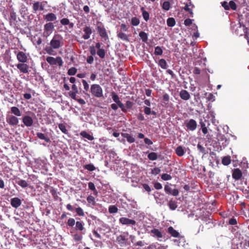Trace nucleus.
<instances>
[{
    "mask_svg": "<svg viewBox=\"0 0 249 249\" xmlns=\"http://www.w3.org/2000/svg\"><path fill=\"white\" fill-rule=\"evenodd\" d=\"M179 96L181 99L184 100H188L190 98V95L189 93L184 89H182L180 91Z\"/></svg>",
    "mask_w": 249,
    "mask_h": 249,
    "instance_id": "aec40b11",
    "label": "nucleus"
},
{
    "mask_svg": "<svg viewBox=\"0 0 249 249\" xmlns=\"http://www.w3.org/2000/svg\"><path fill=\"white\" fill-rule=\"evenodd\" d=\"M57 18L56 16L53 13H49L44 16V19L49 22H52Z\"/></svg>",
    "mask_w": 249,
    "mask_h": 249,
    "instance_id": "dca6fc26",
    "label": "nucleus"
},
{
    "mask_svg": "<svg viewBox=\"0 0 249 249\" xmlns=\"http://www.w3.org/2000/svg\"><path fill=\"white\" fill-rule=\"evenodd\" d=\"M50 46L54 49H58L64 45V39L60 34L53 36L50 42Z\"/></svg>",
    "mask_w": 249,
    "mask_h": 249,
    "instance_id": "f257e3e1",
    "label": "nucleus"
},
{
    "mask_svg": "<svg viewBox=\"0 0 249 249\" xmlns=\"http://www.w3.org/2000/svg\"><path fill=\"white\" fill-rule=\"evenodd\" d=\"M118 208L115 205H111L109 207L108 212L110 213H116L118 212Z\"/></svg>",
    "mask_w": 249,
    "mask_h": 249,
    "instance_id": "a18cd8bd",
    "label": "nucleus"
},
{
    "mask_svg": "<svg viewBox=\"0 0 249 249\" xmlns=\"http://www.w3.org/2000/svg\"><path fill=\"white\" fill-rule=\"evenodd\" d=\"M231 162V158L229 156L224 157L222 160V163L224 165H228Z\"/></svg>",
    "mask_w": 249,
    "mask_h": 249,
    "instance_id": "4c0bfd02",
    "label": "nucleus"
},
{
    "mask_svg": "<svg viewBox=\"0 0 249 249\" xmlns=\"http://www.w3.org/2000/svg\"><path fill=\"white\" fill-rule=\"evenodd\" d=\"M158 65L162 69L166 70L168 68V65L164 59L161 58L159 60Z\"/></svg>",
    "mask_w": 249,
    "mask_h": 249,
    "instance_id": "a878e982",
    "label": "nucleus"
},
{
    "mask_svg": "<svg viewBox=\"0 0 249 249\" xmlns=\"http://www.w3.org/2000/svg\"><path fill=\"white\" fill-rule=\"evenodd\" d=\"M16 183L23 188H25L28 186V182L23 179H19L18 180L16 181Z\"/></svg>",
    "mask_w": 249,
    "mask_h": 249,
    "instance_id": "7c9ffc66",
    "label": "nucleus"
},
{
    "mask_svg": "<svg viewBox=\"0 0 249 249\" xmlns=\"http://www.w3.org/2000/svg\"><path fill=\"white\" fill-rule=\"evenodd\" d=\"M133 106V103L130 101H127L125 103L126 108H131Z\"/></svg>",
    "mask_w": 249,
    "mask_h": 249,
    "instance_id": "774afa93",
    "label": "nucleus"
},
{
    "mask_svg": "<svg viewBox=\"0 0 249 249\" xmlns=\"http://www.w3.org/2000/svg\"><path fill=\"white\" fill-rule=\"evenodd\" d=\"M83 32L84 34L83 35L82 37L85 40L89 39L92 32L91 27L87 26H85L83 29Z\"/></svg>",
    "mask_w": 249,
    "mask_h": 249,
    "instance_id": "4468645a",
    "label": "nucleus"
},
{
    "mask_svg": "<svg viewBox=\"0 0 249 249\" xmlns=\"http://www.w3.org/2000/svg\"><path fill=\"white\" fill-rule=\"evenodd\" d=\"M147 157L151 160H155L158 158V155L155 152H151L148 154Z\"/></svg>",
    "mask_w": 249,
    "mask_h": 249,
    "instance_id": "ea45409f",
    "label": "nucleus"
},
{
    "mask_svg": "<svg viewBox=\"0 0 249 249\" xmlns=\"http://www.w3.org/2000/svg\"><path fill=\"white\" fill-rule=\"evenodd\" d=\"M36 136L39 139L44 140L46 142H50V139L49 138L46 137L45 134L41 132H37L36 133Z\"/></svg>",
    "mask_w": 249,
    "mask_h": 249,
    "instance_id": "cd10ccee",
    "label": "nucleus"
},
{
    "mask_svg": "<svg viewBox=\"0 0 249 249\" xmlns=\"http://www.w3.org/2000/svg\"><path fill=\"white\" fill-rule=\"evenodd\" d=\"M140 22L139 19L136 17H132L131 19V24L133 26H137L139 25Z\"/></svg>",
    "mask_w": 249,
    "mask_h": 249,
    "instance_id": "58836bf2",
    "label": "nucleus"
},
{
    "mask_svg": "<svg viewBox=\"0 0 249 249\" xmlns=\"http://www.w3.org/2000/svg\"><path fill=\"white\" fill-rule=\"evenodd\" d=\"M222 6L226 10H230V6L229 5V3L227 1H224L221 3Z\"/></svg>",
    "mask_w": 249,
    "mask_h": 249,
    "instance_id": "69168bd1",
    "label": "nucleus"
},
{
    "mask_svg": "<svg viewBox=\"0 0 249 249\" xmlns=\"http://www.w3.org/2000/svg\"><path fill=\"white\" fill-rule=\"evenodd\" d=\"M97 54L101 58H104L106 55L105 50L103 49L98 50L97 51Z\"/></svg>",
    "mask_w": 249,
    "mask_h": 249,
    "instance_id": "a19ab883",
    "label": "nucleus"
},
{
    "mask_svg": "<svg viewBox=\"0 0 249 249\" xmlns=\"http://www.w3.org/2000/svg\"><path fill=\"white\" fill-rule=\"evenodd\" d=\"M183 8L185 11H188L191 17H193V10L191 8H189V6L188 4H186Z\"/></svg>",
    "mask_w": 249,
    "mask_h": 249,
    "instance_id": "052dcab7",
    "label": "nucleus"
},
{
    "mask_svg": "<svg viewBox=\"0 0 249 249\" xmlns=\"http://www.w3.org/2000/svg\"><path fill=\"white\" fill-rule=\"evenodd\" d=\"M21 204V200L18 197H14L11 199V205L15 208L19 207Z\"/></svg>",
    "mask_w": 249,
    "mask_h": 249,
    "instance_id": "a211bd4d",
    "label": "nucleus"
},
{
    "mask_svg": "<svg viewBox=\"0 0 249 249\" xmlns=\"http://www.w3.org/2000/svg\"><path fill=\"white\" fill-rule=\"evenodd\" d=\"M7 122L11 125H16L18 123V119L13 115L9 116L6 118Z\"/></svg>",
    "mask_w": 249,
    "mask_h": 249,
    "instance_id": "f8f14e48",
    "label": "nucleus"
},
{
    "mask_svg": "<svg viewBox=\"0 0 249 249\" xmlns=\"http://www.w3.org/2000/svg\"><path fill=\"white\" fill-rule=\"evenodd\" d=\"M161 178L163 180H169L172 179V177L170 175L164 173L161 175Z\"/></svg>",
    "mask_w": 249,
    "mask_h": 249,
    "instance_id": "5fc2aeb1",
    "label": "nucleus"
},
{
    "mask_svg": "<svg viewBox=\"0 0 249 249\" xmlns=\"http://www.w3.org/2000/svg\"><path fill=\"white\" fill-rule=\"evenodd\" d=\"M162 8L163 9L168 11L170 8V3L169 1H164L162 5Z\"/></svg>",
    "mask_w": 249,
    "mask_h": 249,
    "instance_id": "8fccbe9b",
    "label": "nucleus"
},
{
    "mask_svg": "<svg viewBox=\"0 0 249 249\" xmlns=\"http://www.w3.org/2000/svg\"><path fill=\"white\" fill-rule=\"evenodd\" d=\"M119 222L122 224L126 225H135L136 224V222L134 220L129 219L124 217H121L119 219Z\"/></svg>",
    "mask_w": 249,
    "mask_h": 249,
    "instance_id": "0eeeda50",
    "label": "nucleus"
},
{
    "mask_svg": "<svg viewBox=\"0 0 249 249\" xmlns=\"http://www.w3.org/2000/svg\"><path fill=\"white\" fill-rule=\"evenodd\" d=\"M84 168L89 171H93L96 169L95 167L92 164H88L84 166Z\"/></svg>",
    "mask_w": 249,
    "mask_h": 249,
    "instance_id": "de8ad7c7",
    "label": "nucleus"
},
{
    "mask_svg": "<svg viewBox=\"0 0 249 249\" xmlns=\"http://www.w3.org/2000/svg\"><path fill=\"white\" fill-rule=\"evenodd\" d=\"M97 30L100 36L105 40L108 39V36L106 29L103 26L98 25Z\"/></svg>",
    "mask_w": 249,
    "mask_h": 249,
    "instance_id": "423d86ee",
    "label": "nucleus"
},
{
    "mask_svg": "<svg viewBox=\"0 0 249 249\" xmlns=\"http://www.w3.org/2000/svg\"><path fill=\"white\" fill-rule=\"evenodd\" d=\"M117 36L118 38H120L121 40L123 41H129L128 36L124 33H123L122 32H117Z\"/></svg>",
    "mask_w": 249,
    "mask_h": 249,
    "instance_id": "5701e85b",
    "label": "nucleus"
},
{
    "mask_svg": "<svg viewBox=\"0 0 249 249\" xmlns=\"http://www.w3.org/2000/svg\"><path fill=\"white\" fill-rule=\"evenodd\" d=\"M164 191L166 194H171L174 196H177L179 194V192L178 189H175L172 190L170 186L169 185H165Z\"/></svg>",
    "mask_w": 249,
    "mask_h": 249,
    "instance_id": "9b49d317",
    "label": "nucleus"
},
{
    "mask_svg": "<svg viewBox=\"0 0 249 249\" xmlns=\"http://www.w3.org/2000/svg\"><path fill=\"white\" fill-rule=\"evenodd\" d=\"M77 69L75 67H71L69 69L68 74L69 75H74L77 72Z\"/></svg>",
    "mask_w": 249,
    "mask_h": 249,
    "instance_id": "3c124183",
    "label": "nucleus"
},
{
    "mask_svg": "<svg viewBox=\"0 0 249 249\" xmlns=\"http://www.w3.org/2000/svg\"><path fill=\"white\" fill-rule=\"evenodd\" d=\"M175 152L176 154L179 157L183 156L185 153L183 148L181 146H178L176 149Z\"/></svg>",
    "mask_w": 249,
    "mask_h": 249,
    "instance_id": "c85d7f7f",
    "label": "nucleus"
},
{
    "mask_svg": "<svg viewBox=\"0 0 249 249\" xmlns=\"http://www.w3.org/2000/svg\"><path fill=\"white\" fill-rule=\"evenodd\" d=\"M163 53L162 49L160 46L155 48L154 54L156 55H161Z\"/></svg>",
    "mask_w": 249,
    "mask_h": 249,
    "instance_id": "37998d69",
    "label": "nucleus"
},
{
    "mask_svg": "<svg viewBox=\"0 0 249 249\" xmlns=\"http://www.w3.org/2000/svg\"><path fill=\"white\" fill-rule=\"evenodd\" d=\"M53 49H54L50 46L49 47H47L46 48L45 50L46 51L47 53L49 54L53 55L54 54L53 53V52L54 51H53Z\"/></svg>",
    "mask_w": 249,
    "mask_h": 249,
    "instance_id": "e2e57ef3",
    "label": "nucleus"
},
{
    "mask_svg": "<svg viewBox=\"0 0 249 249\" xmlns=\"http://www.w3.org/2000/svg\"><path fill=\"white\" fill-rule=\"evenodd\" d=\"M87 200L89 204H90L92 206H95L96 202L94 196L89 195L87 197Z\"/></svg>",
    "mask_w": 249,
    "mask_h": 249,
    "instance_id": "c9c22d12",
    "label": "nucleus"
},
{
    "mask_svg": "<svg viewBox=\"0 0 249 249\" xmlns=\"http://www.w3.org/2000/svg\"><path fill=\"white\" fill-rule=\"evenodd\" d=\"M82 82L84 86V90L86 91H88L89 89V85L88 82L85 80H82Z\"/></svg>",
    "mask_w": 249,
    "mask_h": 249,
    "instance_id": "bf43d9fd",
    "label": "nucleus"
},
{
    "mask_svg": "<svg viewBox=\"0 0 249 249\" xmlns=\"http://www.w3.org/2000/svg\"><path fill=\"white\" fill-rule=\"evenodd\" d=\"M89 52H90V54L92 56L95 55L96 54V53H97V52L96 51V49H95L94 46H90Z\"/></svg>",
    "mask_w": 249,
    "mask_h": 249,
    "instance_id": "0e129e2a",
    "label": "nucleus"
},
{
    "mask_svg": "<svg viewBox=\"0 0 249 249\" xmlns=\"http://www.w3.org/2000/svg\"><path fill=\"white\" fill-rule=\"evenodd\" d=\"M75 223L76 222L74 218H70L68 220L67 225L70 227H72L75 224Z\"/></svg>",
    "mask_w": 249,
    "mask_h": 249,
    "instance_id": "864d4df0",
    "label": "nucleus"
},
{
    "mask_svg": "<svg viewBox=\"0 0 249 249\" xmlns=\"http://www.w3.org/2000/svg\"><path fill=\"white\" fill-rule=\"evenodd\" d=\"M117 241L119 244H124L126 241V237L124 235H120L117 237Z\"/></svg>",
    "mask_w": 249,
    "mask_h": 249,
    "instance_id": "72a5a7b5",
    "label": "nucleus"
},
{
    "mask_svg": "<svg viewBox=\"0 0 249 249\" xmlns=\"http://www.w3.org/2000/svg\"><path fill=\"white\" fill-rule=\"evenodd\" d=\"M141 11L142 13V16L145 21H147L149 19V14L146 11L143 7L141 8Z\"/></svg>",
    "mask_w": 249,
    "mask_h": 249,
    "instance_id": "b1692460",
    "label": "nucleus"
},
{
    "mask_svg": "<svg viewBox=\"0 0 249 249\" xmlns=\"http://www.w3.org/2000/svg\"><path fill=\"white\" fill-rule=\"evenodd\" d=\"M151 233L153 234V236L156 237L158 238H160L162 237V233L159 231V230L157 229H153L151 231Z\"/></svg>",
    "mask_w": 249,
    "mask_h": 249,
    "instance_id": "4be33fe9",
    "label": "nucleus"
},
{
    "mask_svg": "<svg viewBox=\"0 0 249 249\" xmlns=\"http://www.w3.org/2000/svg\"><path fill=\"white\" fill-rule=\"evenodd\" d=\"M76 214L77 215L79 216H85V213L84 212V210L80 207H78L77 208H76L74 209Z\"/></svg>",
    "mask_w": 249,
    "mask_h": 249,
    "instance_id": "e433bc0d",
    "label": "nucleus"
},
{
    "mask_svg": "<svg viewBox=\"0 0 249 249\" xmlns=\"http://www.w3.org/2000/svg\"><path fill=\"white\" fill-rule=\"evenodd\" d=\"M186 126L188 130L194 131L197 127L196 122L194 119H190L186 123Z\"/></svg>",
    "mask_w": 249,
    "mask_h": 249,
    "instance_id": "1a4fd4ad",
    "label": "nucleus"
},
{
    "mask_svg": "<svg viewBox=\"0 0 249 249\" xmlns=\"http://www.w3.org/2000/svg\"><path fill=\"white\" fill-rule=\"evenodd\" d=\"M11 113L17 116H21V112L19 108L16 107H13L11 108Z\"/></svg>",
    "mask_w": 249,
    "mask_h": 249,
    "instance_id": "bb28decb",
    "label": "nucleus"
},
{
    "mask_svg": "<svg viewBox=\"0 0 249 249\" xmlns=\"http://www.w3.org/2000/svg\"><path fill=\"white\" fill-rule=\"evenodd\" d=\"M200 124L203 133L205 135L208 132V129L205 123L202 121H200Z\"/></svg>",
    "mask_w": 249,
    "mask_h": 249,
    "instance_id": "09e8293b",
    "label": "nucleus"
},
{
    "mask_svg": "<svg viewBox=\"0 0 249 249\" xmlns=\"http://www.w3.org/2000/svg\"><path fill=\"white\" fill-rule=\"evenodd\" d=\"M84 225V223L83 221L81 220L77 221L75 223V229L76 231H80L82 233L84 234L85 231Z\"/></svg>",
    "mask_w": 249,
    "mask_h": 249,
    "instance_id": "2eb2a0df",
    "label": "nucleus"
},
{
    "mask_svg": "<svg viewBox=\"0 0 249 249\" xmlns=\"http://www.w3.org/2000/svg\"><path fill=\"white\" fill-rule=\"evenodd\" d=\"M73 238L74 240L76 242L80 241L83 239V236L79 233H75L73 235Z\"/></svg>",
    "mask_w": 249,
    "mask_h": 249,
    "instance_id": "49530a36",
    "label": "nucleus"
},
{
    "mask_svg": "<svg viewBox=\"0 0 249 249\" xmlns=\"http://www.w3.org/2000/svg\"><path fill=\"white\" fill-rule=\"evenodd\" d=\"M58 127L60 129V130L64 134L68 133V130H67L66 127L64 124H59Z\"/></svg>",
    "mask_w": 249,
    "mask_h": 249,
    "instance_id": "603ef678",
    "label": "nucleus"
},
{
    "mask_svg": "<svg viewBox=\"0 0 249 249\" xmlns=\"http://www.w3.org/2000/svg\"><path fill=\"white\" fill-rule=\"evenodd\" d=\"M176 20L173 18H169L167 19V25L168 27H172L176 24Z\"/></svg>",
    "mask_w": 249,
    "mask_h": 249,
    "instance_id": "473e14b6",
    "label": "nucleus"
},
{
    "mask_svg": "<svg viewBox=\"0 0 249 249\" xmlns=\"http://www.w3.org/2000/svg\"><path fill=\"white\" fill-rule=\"evenodd\" d=\"M17 58L20 63H26L28 57L26 54L23 52L20 51L17 54Z\"/></svg>",
    "mask_w": 249,
    "mask_h": 249,
    "instance_id": "6e6552de",
    "label": "nucleus"
},
{
    "mask_svg": "<svg viewBox=\"0 0 249 249\" xmlns=\"http://www.w3.org/2000/svg\"><path fill=\"white\" fill-rule=\"evenodd\" d=\"M230 9L231 8L233 10H236L237 9V5L235 2L233 0L230 1L229 3Z\"/></svg>",
    "mask_w": 249,
    "mask_h": 249,
    "instance_id": "6e6d98bb",
    "label": "nucleus"
},
{
    "mask_svg": "<svg viewBox=\"0 0 249 249\" xmlns=\"http://www.w3.org/2000/svg\"><path fill=\"white\" fill-rule=\"evenodd\" d=\"M17 68L23 73H27L29 72V66L25 63H20L17 65Z\"/></svg>",
    "mask_w": 249,
    "mask_h": 249,
    "instance_id": "9d476101",
    "label": "nucleus"
},
{
    "mask_svg": "<svg viewBox=\"0 0 249 249\" xmlns=\"http://www.w3.org/2000/svg\"><path fill=\"white\" fill-rule=\"evenodd\" d=\"M170 97L168 94L167 93H164L163 95L162 96V101L163 103L167 105L168 104V103L169 102Z\"/></svg>",
    "mask_w": 249,
    "mask_h": 249,
    "instance_id": "c03bdc74",
    "label": "nucleus"
},
{
    "mask_svg": "<svg viewBox=\"0 0 249 249\" xmlns=\"http://www.w3.org/2000/svg\"><path fill=\"white\" fill-rule=\"evenodd\" d=\"M60 24L62 25L66 26L68 25L70 29H73L74 27V23L71 22L70 20L67 18H63L60 20Z\"/></svg>",
    "mask_w": 249,
    "mask_h": 249,
    "instance_id": "6ab92c4d",
    "label": "nucleus"
},
{
    "mask_svg": "<svg viewBox=\"0 0 249 249\" xmlns=\"http://www.w3.org/2000/svg\"><path fill=\"white\" fill-rule=\"evenodd\" d=\"M117 104L118 105V107H119L121 109V110L123 112H126L127 111V109L126 108V107L121 102H120L119 103H118Z\"/></svg>",
    "mask_w": 249,
    "mask_h": 249,
    "instance_id": "13d9d810",
    "label": "nucleus"
},
{
    "mask_svg": "<svg viewBox=\"0 0 249 249\" xmlns=\"http://www.w3.org/2000/svg\"><path fill=\"white\" fill-rule=\"evenodd\" d=\"M22 122L27 127H30L33 124V120L30 116L26 115L23 117Z\"/></svg>",
    "mask_w": 249,
    "mask_h": 249,
    "instance_id": "ddd939ff",
    "label": "nucleus"
},
{
    "mask_svg": "<svg viewBox=\"0 0 249 249\" xmlns=\"http://www.w3.org/2000/svg\"><path fill=\"white\" fill-rule=\"evenodd\" d=\"M32 8L33 13L36 14L38 11H43L44 10V5L43 4L42 2L36 1L33 4Z\"/></svg>",
    "mask_w": 249,
    "mask_h": 249,
    "instance_id": "39448f33",
    "label": "nucleus"
},
{
    "mask_svg": "<svg viewBox=\"0 0 249 249\" xmlns=\"http://www.w3.org/2000/svg\"><path fill=\"white\" fill-rule=\"evenodd\" d=\"M139 36L142 39V42H146L148 40V35L147 33L143 31H141L139 33Z\"/></svg>",
    "mask_w": 249,
    "mask_h": 249,
    "instance_id": "2f4dec72",
    "label": "nucleus"
},
{
    "mask_svg": "<svg viewBox=\"0 0 249 249\" xmlns=\"http://www.w3.org/2000/svg\"><path fill=\"white\" fill-rule=\"evenodd\" d=\"M111 96H112V100L116 104H118V103L121 102V101L120 100L119 97L115 92L113 91L111 93Z\"/></svg>",
    "mask_w": 249,
    "mask_h": 249,
    "instance_id": "79ce46f5",
    "label": "nucleus"
},
{
    "mask_svg": "<svg viewBox=\"0 0 249 249\" xmlns=\"http://www.w3.org/2000/svg\"><path fill=\"white\" fill-rule=\"evenodd\" d=\"M122 136L126 138L127 141L129 143H133L135 141V138L128 133H122Z\"/></svg>",
    "mask_w": 249,
    "mask_h": 249,
    "instance_id": "393cba45",
    "label": "nucleus"
},
{
    "mask_svg": "<svg viewBox=\"0 0 249 249\" xmlns=\"http://www.w3.org/2000/svg\"><path fill=\"white\" fill-rule=\"evenodd\" d=\"M242 176V173L239 168L234 169L233 171L232 177L235 180L240 179Z\"/></svg>",
    "mask_w": 249,
    "mask_h": 249,
    "instance_id": "f3484780",
    "label": "nucleus"
},
{
    "mask_svg": "<svg viewBox=\"0 0 249 249\" xmlns=\"http://www.w3.org/2000/svg\"><path fill=\"white\" fill-rule=\"evenodd\" d=\"M80 135L83 138H86L89 141H92L94 140V137L88 133L86 131H83L81 132Z\"/></svg>",
    "mask_w": 249,
    "mask_h": 249,
    "instance_id": "c756f323",
    "label": "nucleus"
},
{
    "mask_svg": "<svg viewBox=\"0 0 249 249\" xmlns=\"http://www.w3.org/2000/svg\"><path fill=\"white\" fill-rule=\"evenodd\" d=\"M168 206L169 207V208L171 210H175L177 208L178 205L177 204V202L175 200H171L169 202Z\"/></svg>",
    "mask_w": 249,
    "mask_h": 249,
    "instance_id": "f704fd0d",
    "label": "nucleus"
},
{
    "mask_svg": "<svg viewBox=\"0 0 249 249\" xmlns=\"http://www.w3.org/2000/svg\"><path fill=\"white\" fill-rule=\"evenodd\" d=\"M160 172V169L158 167H155L151 171V174L157 175Z\"/></svg>",
    "mask_w": 249,
    "mask_h": 249,
    "instance_id": "680f3d73",
    "label": "nucleus"
},
{
    "mask_svg": "<svg viewBox=\"0 0 249 249\" xmlns=\"http://www.w3.org/2000/svg\"><path fill=\"white\" fill-rule=\"evenodd\" d=\"M54 29V26L53 22H48L44 26V31L43 36L44 37H47L53 32Z\"/></svg>",
    "mask_w": 249,
    "mask_h": 249,
    "instance_id": "7ed1b4c3",
    "label": "nucleus"
},
{
    "mask_svg": "<svg viewBox=\"0 0 249 249\" xmlns=\"http://www.w3.org/2000/svg\"><path fill=\"white\" fill-rule=\"evenodd\" d=\"M47 62L51 65H55L58 64L59 67L63 65V62L61 57L58 56L54 58L52 56H48L46 58Z\"/></svg>",
    "mask_w": 249,
    "mask_h": 249,
    "instance_id": "20e7f679",
    "label": "nucleus"
},
{
    "mask_svg": "<svg viewBox=\"0 0 249 249\" xmlns=\"http://www.w3.org/2000/svg\"><path fill=\"white\" fill-rule=\"evenodd\" d=\"M90 92L96 97L101 98L103 96V91L102 87L98 84H92L90 86Z\"/></svg>",
    "mask_w": 249,
    "mask_h": 249,
    "instance_id": "f03ea898",
    "label": "nucleus"
},
{
    "mask_svg": "<svg viewBox=\"0 0 249 249\" xmlns=\"http://www.w3.org/2000/svg\"><path fill=\"white\" fill-rule=\"evenodd\" d=\"M197 147L200 152L202 153L203 155L206 154V150L205 148L202 145H201L200 143L197 144Z\"/></svg>",
    "mask_w": 249,
    "mask_h": 249,
    "instance_id": "4d7b16f0",
    "label": "nucleus"
},
{
    "mask_svg": "<svg viewBox=\"0 0 249 249\" xmlns=\"http://www.w3.org/2000/svg\"><path fill=\"white\" fill-rule=\"evenodd\" d=\"M77 94V93H75L74 92H72V91H70L69 92V95L70 97H71L72 99H73L74 100H77V98H76Z\"/></svg>",
    "mask_w": 249,
    "mask_h": 249,
    "instance_id": "338daca9",
    "label": "nucleus"
},
{
    "mask_svg": "<svg viewBox=\"0 0 249 249\" xmlns=\"http://www.w3.org/2000/svg\"><path fill=\"white\" fill-rule=\"evenodd\" d=\"M168 232L174 237H178L179 235V232L172 226L168 228Z\"/></svg>",
    "mask_w": 249,
    "mask_h": 249,
    "instance_id": "412c9836",
    "label": "nucleus"
}]
</instances>
